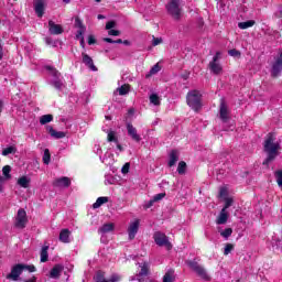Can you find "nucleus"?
Listing matches in <instances>:
<instances>
[{"label":"nucleus","instance_id":"f257e3e1","mask_svg":"<svg viewBox=\"0 0 282 282\" xmlns=\"http://www.w3.org/2000/svg\"><path fill=\"white\" fill-rule=\"evenodd\" d=\"M279 149H281V144H279V142H275L274 134H268L264 141V152L268 156L263 164H270V162H272V160H274L279 155Z\"/></svg>","mask_w":282,"mask_h":282},{"label":"nucleus","instance_id":"f03ea898","mask_svg":"<svg viewBox=\"0 0 282 282\" xmlns=\"http://www.w3.org/2000/svg\"><path fill=\"white\" fill-rule=\"evenodd\" d=\"M187 105L194 111L202 109V93L199 90H191L186 96Z\"/></svg>","mask_w":282,"mask_h":282},{"label":"nucleus","instance_id":"7ed1b4c3","mask_svg":"<svg viewBox=\"0 0 282 282\" xmlns=\"http://www.w3.org/2000/svg\"><path fill=\"white\" fill-rule=\"evenodd\" d=\"M94 153H96V155H99L100 162H102V164H106V166H110L111 162H113L111 152H109V150H107L102 155V147H100V144H96L94 147Z\"/></svg>","mask_w":282,"mask_h":282},{"label":"nucleus","instance_id":"20e7f679","mask_svg":"<svg viewBox=\"0 0 282 282\" xmlns=\"http://www.w3.org/2000/svg\"><path fill=\"white\" fill-rule=\"evenodd\" d=\"M188 267L191 268V270L196 272V274L200 276L203 281H210V275H208L206 270L202 265H199L197 262L189 261Z\"/></svg>","mask_w":282,"mask_h":282},{"label":"nucleus","instance_id":"39448f33","mask_svg":"<svg viewBox=\"0 0 282 282\" xmlns=\"http://www.w3.org/2000/svg\"><path fill=\"white\" fill-rule=\"evenodd\" d=\"M48 82L55 87V89H61L63 87V78H61V73L56 69H51L48 75Z\"/></svg>","mask_w":282,"mask_h":282},{"label":"nucleus","instance_id":"423d86ee","mask_svg":"<svg viewBox=\"0 0 282 282\" xmlns=\"http://www.w3.org/2000/svg\"><path fill=\"white\" fill-rule=\"evenodd\" d=\"M153 238L156 246L165 247L167 250H171V248H173V245H171V242L169 241V237H166V235L156 231Z\"/></svg>","mask_w":282,"mask_h":282},{"label":"nucleus","instance_id":"0eeeda50","mask_svg":"<svg viewBox=\"0 0 282 282\" xmlns=\"http://www.w3.org/2000/svg\"><path fill=\"white\" fill-rule=\"evenodd\" d=\"M15 228L23 229L25 226H28V213H25V209L21 208L18 210L15 223Z\"/></svg>","mask_w":282,"mask_h":282},{"label":"nucleus","instance_id":"6e6552de","mask_svg":"<svg viewBox=\"0 0 282 282\" xmlns=\"http://www.w3.org/2000/svg\"><path fill=\"white\" fill-rule=\"evenodd\" d=\"M75 28L77 29L76 39L80 41L82 47H85V37L83 36L86 32L85 24H83V21L79 20V18L75 19Z\"/></svg>","mask_w":282,"mask_h":282},{"label":"nucleus","instance_id":"1a4fd4ad","mask_svg":"<svg viewBox=\"0 0 282 282\" xmlns=\"http://www.w3.org/2000/svg\"><path fill=\"white\" fill-rule=\"evenodd\" d=\"M221 58V52H217L213 58V61L209 63V69L213 74H220L223 72L221 64H219V59Z\"/></svg>","mask_w":282,"mask_h":282},{"label":"nucleus","instance_id":"9d476101","mask_svg":"<svg viewBox=\"0 0 282 282\" xmlns=\"http://www.w3.org/2000/svg\"><path fill=\"white\" fill-rule=\"evenodd\" d=\"M219 118L223 122H228L230 120V108L226 100L221 99L219 105Z\"/></svg>","mask_w":282,"mask_h":282},{"label":"nucleus","instance_id":"9b49d317","mask_svg":"<svg viewBox=\"0 0 282 282\" xmlns=\"http://www.w3.org/2000/svg\"><path fill=\"white\" fill-rule=\"evenodd\" d=\"M138 230H140V219H134L130 221L128 226V237L130 240L135 239Z\"/></svg>","mask_w":282,"mask_h":282},{"label":"nucleus","instance_id":"f8f14e48","mask_svg":"<svg viewBox=\"0 0 282 282\" xmlns=\"http://www.w3.org/2000/svg\"><path fill=\"white\" fill-rule=\"evenodd\" d=\"M23 274V264H15L12 267L11 272L7 275L10 281H17Z\"/></svg>","mask_w":282,"mask_h":282},{"label":"nucleus","instance_id":"ddd939ff","mask_svg":"<svg viewBox=\"0 0 282 282\" xmlns=\"http://www.w3.org/2000/svg\"><path fill=\"white\" fill-rule=\"evenodd\" d=\"M107 140L108 142L113 144L112 147H115V151L117 153H122V145H120V143L118 142V135L116 134V132L108 131Z\"/></svg>","mask_w":282,"mask_h":282},{"label":"nucleus","instance_id":"4468645a","mask_svg":"<svg viewBox=\"0 0 282 282\" xmlns=\"http://www.w3.org/2000/svg\"><path fill=\"white\" fill-rule=\"evenodd\" d=\"M167 12L174 17V19H180V2L177 0H172L167 6H166Z\"/></svg>","mask_w":282,"mask_h":282},{"label":"nucleus","instance_id":"2eb2a0df","mask_svg":"<svg viewBox=\"0 0 282 282\" xmlns=\"http://www.w3.org/2000/svg\"><path fill=\"white\" fill-rule=\"evenodd\" d=\"M281 72H282V51H280V53L275 57V61L272 65L271 74L272 76H278L279 74H281Z\"/></svg>","mask_w":282,"mask_h":282},{"label":"nucleus","instance_id":"dca6fc26","mask_svg":"<svg viewBox=\"0 0 282 282\" xmlns=\"http://www.w3.org/2000/svg\"><path fill=\"white\" fill-rule=\"evenodd\" d=\"M127 131H128L129 138H131V140H133V142H142V135H140V133H138V129L135 127H133V124L128 123Z\"/></svg>","mask_w":282,"mask_h":282},{"label":"nucleus","instance_id":"f3484780","mask_svg":"<svg viewBox=\"0 0 282 282\" xmlns=\"http://www.w3.org/2000/svg\"><path fill=\"white\" fill-rule=\"evenodd\" d=\"M63 270H65V267L63 264H55L48 273L50 279H61Z\"/></svg>","mask_w":282,"mask_h":282},{"label":"nucleus","instance_id":"a211bd4d","mask_svg":"<svg viewBox=\"0 0 282 282\" xmlns=\"http://www.w3.org/2000/svg\"><path fill=\"white\" fill-rule=\"evenodd\" d=\"M46 131L54 140H63L67 135L64 131H56L52 126H46Z\"/></svg>","mask_w":282,"mask_h":282},{"label":"nucleus","instance_id":"6ab92c4d","mask_svg":"<svg viewBox=\"0 0 282 282\" xmlns=\"http://www.w3.org/2000/svg\"><path fill=\"white\" fill-rule=\"evenodd\" d=\"M70 184H72V181L67 176L56 178L53 182V186H56L57 188H68V186H70Z\"/></svg>","mask_w":282,"mask_h":282},{"label":"nucleus","instance_id":"aec40b11","mask_svg":"<svg viewBox=\"0 0 282 282\" xmlns=\"http://www.w3.org/2000/svg\"><path fill=\"white\" fill-rule=\"evenodd\" d=\"M82 61L90 72H98V68L94 65V59L86 53L82 54Z\"/></svg>","mask_w":282,"mask_h":282},{"label":"nucleus","instance_id":"412c9836","mask_svg":"<svg viewBox=\"0 0 282 282\" xmlns=\"http://www.w3.org/2000/svg\"><path fill=\"white\" fill-rule=\"evenodd\" d=\"M34 10L36 15L41 19L45 14V0H36L34 2Z\"/></svg>","mask_w":282,"mask_h":282},{"label":"nucleus","instance_id":"4be33fe9","mask_svg":"<svg viewBox=\"0 0 282 282\" xmlns=\"http://www.w3.org/2000/svg\"><path fill=\"white\" fill-rule=\"evenodd\" d=\"M59 241L62 243H70L72 242V231H69V229H62L59 232Z\"/></svg>","mask_w":282,"mask_h":282},{"label":"nucleus","instance_id":"5701e85b","mask_svg":"<svg viewBox=\"0 0 282 282\" xmlns=\"http://www.w3.org/2000/svg\"><path fill=\"white\" fill-rule=\"evenodd\" d=\"M48 32L50 34H63V26L59 24L54 23V21H48Z\"/></svg>","mask_w":282,"mask_h":282},{"label":"nucleus","instance_id":"b1692460","mask_svg":"<svg viewBox=\"0 0 282 282\" xmlns=\"http://www.w3.org/2000/svg\"><path fill=\"white\" fill-rule=\"evenodd\" d=\"M113 228H116L113 223H108V224L102 225L98 229V232H99V235L105 236V235H107V232H113Z\"/></svg>","mask_w":282,"mask_h":282},{"label":"nucleus","instance_id":"393cba45","mask_svg":"<svg viewBox=\"0 0 282 282\" xmlns=\"http://www.w3.org/2000/svg\"><path fill=\"white\" fill-rule=\"evenodd\" d=\"M31 182H32V180L30 177H28L26 175H23L20 178H18L17 184L21 188H30V183Z\"/></svg>","mask_w":282,"mask_h":282},{"label":"nucleus","instance_id":"a878e982","mask_svg":"<svg viewBox=\"0 0 282 282\" xmlns=\"http://www.w3.org/2000/svg\"><path fill=\"white\" fill-rule=\"evenodd\" d=\"M140 268H141V271L137 275L138 282H142V276H147V274H149V263L143 262L142 264H140Z\"/></svg>","mask_w":282,"mask_h":282},{"label":"nucleus","instance_id":"bb28decb","mask_svg":"<svg viewBox=\"0 0 282 282\" xmlns=\"http://www.w3.org/2000/svg\"><path fill=\"white\" fill-rule=\"evenodd\" d=\"M228 221V212H226V209H221L220 214L218 215L217 219H216V224L218 226H221L224 224H226Z\"/></svg>","mask_w":282,"mask_h":282},{"label":"nucleus","instance_id":"cd10ccee","mask_svg":"<svg viewBox=\"0 0 282 282\" xmlns=\"http://www.w3.org/2000/svg\"><path fill=\"white\" fill-rule=\"evenodd\" d=\"M177 160H180V152H177V150H172L170 153L169 166H175Z\"/></svg>","mask_w":282,"mask_h":282},{"label":"nucleus","instance_id":"c85d7f7f","mask_svg":"<svg viewBox=\"0 0 282 282\" xmlns=\"http://www.w3.org/2000/svg\"><path fill=\"white\" fill-rule=\"evenodd\" d=\"M175 281V271L173 269H169L163 275L162 282H174Z\"/></svg>","mask_w":282,"mask_h":282},{"label":"nucleus","instance_id":"c756f323","mask_svg":"<svg viewBox=\"0 0 282 282\" xmlns=\"http://www.w3.org/2000/svg\"><path fill=\"white\" fill-rule=\"evenodd\" d=\"M108 202H109V197L107 196L98 197L97 200L93 204V208L94 209L100 208V206H102L104 204H107Z\"/></svg>","mask_w":282,"mask_h":282},{"label":"nucleus","instance_id":"7c9ffc66","mask_svg":"<svg viewBox=\"0 0 282 282\" xmlns=\"http://www.w3.org/2000/svg\"><path fill=\"white\" fill-rule=\"evenodd\" d=\"M106 186H111L118 184V180L115 178L113 175L111 174H105V181H104Z\"/></svg>","mask_w":282,"mask_h":282},{"label":"nucleus","instance_id":"2f4dec72","mask_svg":"<svg viewBox=\"0 0 282 282\" xmlns=\"http://www.w3.org/2000/svg\"><path fill=\"white\" fill-rule=\"evenodd\" d=\"M48 250H50V246L42 247V250H41V253H40L42 263L47 262V259H50V254L47 253Z\"/></svg>","mask_w":282,"mask_h":282},{"label":"nucleus","instance_id":"473e14b6","mask_svg":"<svg viewBox=\"0 0 282 282\" xmlns=\"http://www.w3.org/2000/svg\"><path fill=\"white\" fill-rule=\"evenodd\" d=\"M150 104L154 105V107H160V105L162 104V98H160L158 94H151Z\"/></svg>","mask_w":282,"mask_h":282},{"label":"nucleus","instance_id":"72a5a7b5","mask_svg":"<svg viewBox=\"0 0 282 282\" xmlns=\"http://www.w3.org/2000/svg\"><path fill=\"white\" fill-rule=\"evenodd\" d=\"M166 197L165 193H160L153 196V198L149 202L148 208H151L155 204V202H162V198Z\"/></svg>","mask_w":282,"mask_h":282},{"label":"nucleus","instance_id":"f704fd0d","mask_svg":"<svg viewBox=\"0 0 282 282\" xmlns=\"http://www.w3.org/2000/svg\"><path fill=\"white\" fill-rule=\"evenodd\" d=\"M14 153H17V147L14 145L7 147L2 150L3 156L14 155Z\"/></svg>","mask_w":282,"mask_h":282},{"label":"nucleus","instance_id":"c9c22d12","mask_svg":"<svg viewBox=\"0 0 282 282\" xmlns=\"http://www.w3.org/2000/svg\"><path fill=\"white\" fill-rule=\"evenodd\" d=\"M254 25V20H248L246 22L238 23V28L240 30H248V28H252Z\"/></svg>","mask_w":282,"mask_h":282},{"label":"nucleus","instance_id":"e433bc0d","mask_svg":"<svg viewBox=\"0 0 282 282\" xmlns=\"http://www.w3.org/2000/svg\"><path fill=\"white\" fill-rule=\"evenodd\" d=\"M54 120V116L52 115H43L40 117V124H50Z\"/></svg>","mask_w":282,"mask_h":282},{"label":"nucleus","instance_id":"4c0bfd02","mask_svg":"<svg viewBox=\"0 0 282 282\" xmlns=\"http://www.w3.org/2000/svg\"><path fill=\"white\" fill-rule=\"evenodd\" d=\"M218 232L220 236L224 237V239H228L232 235V228H226L223 230L221 228H218Z\"/></svg>","mask_w":282,"mask_h":282},{"label":"nucleus","instance_id":"58836bf2","mask_svg":"<svg viewBox=\"0 0 282 282\" xmlns=\"http://www.w3.org/2000/svg\"><path fill=\"white\" fill-rule=\"evenodd\" d=\"M117 91H118L119 96H127V94H129V91H130V86L123 85V86L117 88Z\"/></svg>","mask_w":282,"mask_h":282},{"label":"nucleus","instance_id":"ea45409f","mask_svg":"<svg viewBox=\"0 0 282 282\" xmlns=\"http://www.w3.org/2000/svg\"><path fill=\"white\" fill-rule=\"evenodd\" d=\"M177 173H178L180 175H184V173H186V162L181 161V162L178 163Z\"/></svg>","mask_w":282,"mask_h":282},{"label":"nucleus","instance_id":"a19ab883","mask_svg":"<svg viewBox=\"0 0 282 282\" xmlns=\"http://www.w3.org/2000/svg\"><path fill=\"white\" fill-rule=\"evenodd\" d=\"M43 162L44 164H50L51 160H52V156L50 154V150L48 149H45L44 150V154H43Z\"/></svg>","mask_w":282,"mask_h":282},{"label":"nucleus","instance_id":"79ce46f5","mask_svg":"<svg viewBox=\"0 0 282 282\" xmlns=\"http://www.w3.org/2000/svg\"><path fill=\"white\" fill-rule=\"evenodd\" d=\"M95 282H109L105 279V274L102 272H98L95 276Z\"/></svg>","mask_w":282,"mask_h":282},{"label":"nucleus","instance_id":"37998d69","mask_svg":"<svg viewBox=\"0 0 282 282\" xmlns=\"http://www.w3.org/2000/svg\"><path fill=\"white\" fill-rule=\"evenodd\" d=\"M275 180L278 185L282 188V171L281 170L275 172Z\"/></svg>","mask_w":282,"mask_h":282},{"label":"nucleus","instance_id":"c03bdc74","mask_svg":"<svg viewBox=\"0 0 282 282\" xmlns=\"http://www.w3.org/2000/svg\"><path fill=\"white\" fill-rule=\"evenodd\" d=\"M10 171H12V167H10V165H6L2 169V173H3L4 177H7V180H10Z\"/></svg>","mask_w":282,"mask_h":282},{"label":"nucleus","instance_id":"a18cd8bd","mask_svg":"<svg viewBox=\"0 0 282 282\" xmlns=\"http://www.w3.org/2000/svg\"><path fill=\"white\" fill-rule=\"evenodd\" d=\"M28 270V272H36V267L33 264H22V271Z\"/></svg>","mask_w":282,"mask_h":282},{"label":"nucleus","instance_id":"49530a36","mask_svg":"<svg viewBox=\"0 0 282 282\" xmlns=\"http://www.w3.org/2000/svg\"><path fill=\"white\" fill-rule=\"evenodd\" d=\"M219 196H220L223 199H228V188L221 187V188H220V192H219Z\"/></svg>","mask_w":282,"mask_h":282},{"label":"nucleus","instance_id":"de8ad7c7","mask_svg":"<svg viewBox=\"0 0 282 282\" xmlns=\"http://www.w3.org/2000/svg\"><path fill=\"white\" fill-rule=\"evenodd\" d=\"M229 56H232L234 58H239V56H241V52L237 51V50H229L228 51Z\"/></svg>","mask_w":282,"mask_h":282},{"label":"nucleus","instance_id":"09e8293b","mask_svg":"<svg viewBox=\"0 0 282 282\" xmlns=\"http://www.w3.org/2000/svg\"><path fill=\"white\" fill-rule=\"evenodd\" d=\"M162 68L160 67V64H155L151 69H150V76H153L158 74Z\"/></svg>","mask_w":282,"mask_h":282},{"label":"nucleus","instance_id":"8fccbe9b","mask_svg":"<svg viewBox=\"0 0 282 282\" xmlns=\"http://www.w3.org/2000/svg\"><path fill=\"white\" fill-rule=\"evenodd\" d=\"M224 200H225V206L223 209L228 210V207L232 206L234 199L231 197H229V198H224Z\"/></svg>","mask_w":282,"mask_h":282},{"label":"nucleus","instance_id":"3c124183","mask_svg":"<svg viewBox=\"0 0 282 282\" xmlns=\"http://www.w3.org/2000/svg\"><path fill=\"white\" fill-rule=\"evenodd\" d=\"M152 45H153V47H155V46H158V45H162V37H155V36H153Z\"/></svg>","mask_w":282,"mask_h":282},{"label":"nucleus","instance_id":"603ef678","mask_svg":"<svg viewBox=\"0 0 282 282\" xmlns=\"http://www.w3.org/2000/svg\"><path fill=\"white\" fill-rule=\"evenodd\" d=\"M129 169H131V164L130 163H126L122 169H121V173L123 175H127V173H129Z\"/></svg>","mask_w":282,"mask_h":282},{"label":"nucleus","instance_id":"864d4df0","mask_svg":"<svg viewBox=\"0 0 282 282\" xmlns=\"http://www.w3.org/2000/svg\"><path fill=\"white\" fill-rule=\"evenodd\" d=\"M109 282H120V275L118 274H112L110 275V278L108 279Z\"/></svg>","mask_w":282,"mask_h":282},{"label":"nucleus","instance_id":"5fc2aeb1","mask_svg":"<svg viewBox=\"0 0 282 282\" xmlns=\"http://www.w3.org/2000/svg\"><path fill=\"white\" fill-rule=\"evenodd\" d=\"M232 248H235L232 245H226L224 254L228 256L229 252H232Z\"/></svg>","mask_w":282,"mask_h":282},{"label":"nucleus","instance_id":"6e6d98bb","mask_svg":"<svg viewBox=\"0 0 282 282\" xmlns=\"http://www.w3.org/2000/svg\"><path fill=\"white\" fill-rule=\"evenodd\" d=\"M109 36H120V31L110 29L108 31Z\"/></svg>","mask_w":282,"mask_h":282},{"label":"nucleus","instance_id":"4d7b16f0","mask_svg":"<svg viewBox=\"0 0 282 282\" xmlns=\"http://www.w3.org/2000/svg\"><path fill=\"white\" fill-rule=\"evenodd\" d=\"M113 28H116V21H109L106 24V30H113Z\"/></svg>","mask_w":282,"mask_h":282},{"label":"nucleus","instance_id":"13d9d810","mask_svg":"<svg viewBox=\"0 0 282 282\" xmlns=\"http://www.w3.org/2000/svg\"><path fill=\"white\" fill-rule=\"evenodd\" d=\"M46 45H52V47H56V42L52 41V37L45 39Z\"/></svg>","mask_w":282,"mask_h":282},{"label":"nucleus","instance_id":"bf43d9fd","mask_svg":"<svg viewBox=\"0 0 282 282\" xmlns=\"http://www.w3.org/2000/svg\"><path fill=\"white\" fill-rule=\"evenodd\" d=\"M104 41L106 43H122V40H120V39L117 40V41H112L110 37H105Z\"/></svg>","mask_w":282,"mask_h":282},{"label":"nucleus","instance_id":"052dcab7","mask_svg":"<svg viewBox=\"0 0 282 282\" xmlns=\"http://www.w3.org/2000/svg\"><path fill=\"white\" fill-rule=\"evenodd\" d=\"M94 43H96V37H94V35H89L88 36V45H94Z\"/></svg>","mask_w":282,"mask_h":282},{"label":"nucleus","instance_id":"680f3d73","mask_svg":"<svg viewBox=\"0 0 282 282\" xmlns=\"http://www.w3.org/2000/svg\"><path fill=\"white\" fill-rule=\"evenodd\" d=\"M3 182H4L3 176H0V193H3Z\"/></svg>","mask_w":282,"mask_h":282},{"label":"nucleus","instance_id":"e2e57ef3","mask_svg":"<svg viewBox=\"0 0 282 282\" xmlns=\"http://www.w3.org/2000/svg\"><path fill=\"white\" fill-rule=\"evenodd\" d=\"M129 116H133V113H135V110L133 108L129 109L128 111Z\"/></svg>","mask_w":282,"mask_h":282},{"label":"nucleus","instance_id":"0e129e2a","mask_svg":"<svg viewBox=\"0 0 282 282\" xmlns=\"http://www.w3.org/2000/svg\"><path fill=\"white\" fill-rule=\"evenodd\" d=\"M24 282H36V276H33V278L30 279V280H25Z\"/></svg>","mask_w":282,"mask_h":282},{"label":"nucleus","instance_id":"69168bd1","mask_svg":"<svg viewBox=\"0 0 282 282\" xmlns=\"http://www.w3.org/2000/svg\"><path fill=\"white\" fill-rule=\"evenodd\" d=\"M0 58H3V47L0 46Z\"/></svg>","mask_w":282,"mask_h":282},{"label":"nucleus","instance_id":"338daca9","mask_svg":"<svg viewBox=\"0 0 282 282\" xmlns=\"http://www.w3.org/2000/svg\"><path fill=\"white\" fill-rule=\"evenodd\" d=\"M97 19H105V15H102V14H99V15H97Z\"/></svg>","mask_w":282,"mask_h":282},{"label":"nucleus","instance_id":"774afa93","mask_svg":"<svg viewBox=\"0 0 282 282\" xmlns=\"http://www.w3.org/2000/svg\"><path fill=\"white\" fill-rule=\"evenodd\" d=\"M279 17L282 18V9L279 12Z\"/></svg>","mask_w":282,"mask_h":282}]
</instances>
